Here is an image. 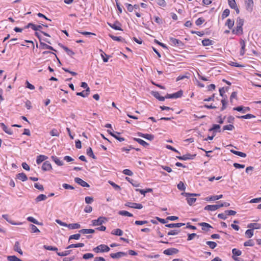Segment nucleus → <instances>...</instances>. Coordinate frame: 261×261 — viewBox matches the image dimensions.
I'll list each match as a JSON object with an SVG mask.
<instances>
[{
	"label": "nucleus",
	"mask_w": 261,
	"mask_h": 261,
	"mask_svg": "<svg viewBox=\"0 0 261 261\" xmlns=\"http://www.w3.org/2000/svg\"><path fill=\"white\" fill-rule=\"evenodd\" d=\"M181 194L187 197L186 199L187 202L190 205H192L196 201V198L193 197L199 195V194H198L189 193H182Z\"/></svg>",
	"instance_id": "2"
},
{
	"label": "nucleus",
	"mask_w": 261,
	"mask_h": 261,
	"mask_svg": "<svg viewBox=\"0 0 261 261\" xmlns=\"http://www.w3.org/2000/svg\"><path fill=\"white\" fill-rule=\"evenodd\" d=\"M60 132L56 128H53L50 132V134L51 136L59 137L60 136Z\"/></svg>",
	"instance_id": "39"
},
{
	"label": "nucleus",
	"mask_w": 261,
	"mask_h": 261,
	"mask_svg": "<svg viewBox=\"0 0 261 261\" xmlns=\"http://www.w3.org/2000/svg\"><path fill=\"white\" fill-rule=\"evenodd\" d=\"M138 135L139 137H141L143 138L151 141L154 139V136L151 134H143L142 133H138Z\"/></svg>",
	"instance_id": "15"
},
{
	"label": "nucleus",
	"mask_w": 261,
	"mask_h": 261,
	"mask_svg": "<svg viewBox=\"0 0 261 261\" xmlns=\"http://www.w3.org/2000/svg\"><path fill=\"white\" fill-rule=\"evenodd\" d=\"M206 244L212 249H214L217 246V243L213 241H207Z\"/></svg>",
	"instance_id": "56"
},
{
	"label": "nucleus",
	"mask_w": 261,
	"mask_h": 261,
	"mask_svg": "<svg viewBox=\"0 0 261 261\" xmlns=\"http://www.w3.org/2000/svg\"><path fill=\"white\" fill-rule=\"evenodd\" d=\"M225 25H227L229 29H231L234 25V21L230 19H228L225 23Z\"/></svg>",
	"instance_id": "46"
},
{
	"label": "nucleus",
	"mask_w": 261,
	"mask_h": 261,
	"mask_svg": "<svg viewBox=\"0 0 261 261\" xmlns=\"http://www.w3.org/2000/svg\"><path fill=\"white\" fill-rule=\"evenodd\" d=\"M247 227L252 229L253 230L254 229H258L261 228V224L256 223H251L248 224Z\"/></svg>",
	"instance_id": "18"
},
{
	"label": "nucleus",
	"mask_w": 261,
	"mask_h": 261,
	"mask_svg": "<svg viewBox=\"0 0 261 261\" xmlns=\"http://www.w3.org/2000/svg\"><path fill=\"white\" fill-rule=\"evenodd\" d=\"M47 198V197L44 194H40L36 198V202H38L41 201L45 200Z\"/></svg>",
	"instance_id": "41"
},
{
	"label": "nucleus",
	"mask_w": 261,
	"mask_h": 261,
	"mask_svg": "<svg viewBox=\"0 0 261 261\" xmlns=\"http://www.w3.org/2000/svg\"><path fill=\"white\" fill-rule=\"evenodd\" d=\"M123 231L119 228L114 229L111 232L112 234L118 236H121L123 234Z\"/></svg>",
	"instance_id": "30"
},
{
	"label": "nucleus",
	"mask_w": 261,
	"mask_h": 261,
	"mask_svg": "<svg viewBox=\"0 0 261 261\" xmlns=\"http://www.w3.org/2000/svg\"><path fill=\"white\" fill-rule=\"evenodd\" d=\"M228 4L230 8L234 9L237 14H239L240 10L236 0H228Z\"/></svg>",
	"instance_id": "6"
},
{
	"label": "nucleus",
	"mask_w": 261,
	"mask_h": 261,
	"mask_svg": "<svg viewBox=\"0 0 261 261\" xmlns=\"http://www.w3.org/2000/svg\"><path fill=\"white\" fill-rule=\"evenodd\" d=\"M68 228L70 229H79L81 228V225L79 223H71L68 225Z\"/></svg>",
	"instance_id": "33"
},
{
	"label": "nucleus",
	"mask_w": 261,
	"mask_h": 261,
	"mask_svg": "<svg viewBox=\"0 0 261 261\" xmlns=\"http://www.w3.org/2000/svg\"><path fill=\"white\" fill-rule=\"evenodd\" d=\"M71 250H65L62 252H57V254L60 256H64L70 254Z\"/></svg>",
	"instance_id": "52"
},
{
	"label": "nucleus",
	"mask_w": 261,
	"mask_h": 261,
	"mask_svg": "<svg viewBox=\"0 0 261 261\" xmlns=\"http://www.w3.org/2000/svg\"><path fill=\"white\" fill-rule=\"evenodd\" d=\"M2 217L5 219L9 223L13 225H21L22 224L21 222L19 223H15L13 221L9 219V217L8 215H3Z\"/></svg>",
	"instance_id": "38"
},
{
	"label": "nucleus",
	"mask_w": 261,
	"mask_h": 261,
	"mask_svg": "<svg viewBox=\"0 0 261 261\" xmlns=\"http://www.w3.org/2000/svg\"><path fill=\"white\" fill-rule=\"evenodd\" d=\"M177 188L181 191H185L186 187L183 182L180 181L177 185Z\"/></svg>",
	"instance_id": "57"
},
{
	"label": "nucleus",
	"mask_w": 261,
	"mask_h": 261,
	"mask_svg": "<svg viewBox=\"0 0 261 261\" xmlns=\"http://www.w3.org/2000/svg\"><path fill=\"white\" fill-rule=\"evenodd\" d=\"M234 128V127L232 124H228V125H224L223 127V130H232Z\"/></svg>",
	"instance_id": "55"
},
{
	"label": "nucleus",
	"mask_w": 261,
	"mask_h": 261,
	"mask_svg": "<svg viewBox=\"0 0 261 261\" xmlns=\"http://www.w3.org/2000/svg\"><path fill=\"white\" fill-rule=\"evenodd\" d=\"M237 118L240 119H251L255 118V116L251 114H247L245 115L237 116Z\"/></svg>",
	"instance_id": "43"
},
{
	"label": "nucleus",
	"mask_w": 261,
	"mask_h": 261,
	"mask_svg": "<svg viewBox=\"0 0 261 261\" xmlns=\"http://www.w3.org/2000/svg\"><path fill=\"white\" fill-rule=\"evenodd\" d=\"M178 252V250L174 248H169L167 249H166L164 251V254L167 255H171L173 254H176Z\"/></svg>",
	"instance_id": "10"
},
{
	"label": "nucleus",
	"mask_w": 261,
	"mask_h": 261,
	"mask_svg": "<svg viewBox=\"0 0 261 261\" xmlns=\"http://www.w3.org/2000/svg\"><path fill=\"white\" fill-rule=\"evenodd\" d=\"M51 159L55 162V163L58 166H62L63 163L60 160L59 158L56 156H52Z\"/></svg>",
	"instance_id": "31"
},
{
	"label": "nucleus",
	"mask_w": 261,
	"mask_h": 261,
	"mask_svg": "<svg viewBox=\"0 0 261 261\" xmlns=\"http://www.w3.org/2000/svg\"><path fill=\"white\" fill-rule=\"evenodd\" d=\"M109 25L113 29L116 30H122V29L121 28V25L119 22H116L113 24H110L109 23Z\"/></svg>",
	"instance_id": "27"
},
{
	"label": "nucleus",
	"mask_w": 261,
	"mask_h": 261,
	"mask_svg": "<svg viewBox=\"0 0 261 261\" xmlns=\"http://www.w3.org/2000/svg\"><path fill=\"white\" fill-rule=\"evenodd\" d=\"M245 235L247 238H251L253 236V230L251 228L247 229L245 232Z\"/></svg>",
	"instance_id": "48"
},
{
	"label": "nucleus",
	"mask_w": 261,
	"mask_h": 261,
	"mask_svg": "<svg viewBox=\"0 0 261 261\" xmlns=\"http://www.w3.org/2000/svg\"><path fill=\"white\" fill-rule=\"evenodd\" d=\"M185 225V223H170L168 224H166L165 225L166 227L169 228H174V227H180Z\"/></svg>",
	"instance_id": "23"
},
{
	"label": "nucleus",
	"mask_w": 261,
	"mask_h": 261,
	"mask_svg": "<svg viewBox=\"0 0 261 261\" xmlns=\"http://www.w3.org/2000/svg\"><path fill=\"white\" fill-rule=\"evenodd\" d=\"M44 248L47 250H51V251H58V248L56 247H53L51 246H47V245H44L43 246Z\"/></svg>",
	"instance_id": "54"
},
{
	"label": "nucleus",
	"mask_w": 261,
	"mask_h": 261,
	"mask_svg": "<svg viewBox=\"0 0 261 261\" xmlns=\"http://www.w3.org/2000/svg\"><path fill=\"white\" fill-rule=\"evenodd\" d=\"M204 22V19L203 18H198L196 21H195V24L197 25H200L201 24H202L203 22Z\"/></svg>",
	"instance_id": "64"
},
{
	"label": "nucleus",
	"mask_w": 261,
	"mask_h": 261,
	"mask_svg": "<svg viewBox=\"0 0 261 261\" xmlns=\"http://www.w3.org/2000/svg\"><path fill=\"white\" fill-rule=\"evenodd\" d=\"M231 152L232 153H233V154H236V155H237L238 156H240L241 157H242V158H245L246 156V154L244 153V152H241V151H236V150H231Z\"/></svg>",
	"instance_id": "42"
},
{
	"label": "nucleus",
	"mask_w": 261,
	"mask_h": 261,
	"mask_svg": "<svg viewBox=\"0 0 261 261\" xmlns=\"http://www.w3.org/2000/svg\"><path fill=\"white\" fill-rule=\"evenodd\" d=\"M125 179L129 182L134 187H138L140 186V184L137 182L136 181L134 180L133 179L130 178L129 177H126Z\"/></svg>",
	"instance_id": "34"
},
{
	"label": "nucleus",
	"mask_w": 261,
	"mask_h": 261,
	"mask_svg": "<svg viewBox=\"0 0 261 261\" xmlns=\"http://www.w3.org/2000/svg\"><path fill=\"white\" fill-rule=\"evenodd\" d=\"M229 13H230V11L228 9H225L222 14V19H224L226 17H227L229 15Z\"/></svg>",
	"instance_id": "53"
},
{
	"label": "nucleus",
	"mask_w": 261,
	"mask_h": 261,
	"mask_svg": "<svg viewBox=\"0 0 261 261\" xmlns=\"http://www.w3.org/2000/svg\"><path fill=\"white\" fill-rule=\"evenodd\" d=\"M47 159V156L44 155H39L37 156L36 162L38 164H40L43 161H45Z\"/></svg>",
	"instance_id": "35"
},
{
	"label": "nucleus",
	"mask_w": 261,
	"mask_h": 261,
	"mask_svg": "<svg viewBox=\"0 0 261 261\" xmlns=\"http://www.w3.org/2000/svg\"><path fill=\"white\" fill-rule=\"evenodd\" d=\"M94 232L95 230L92 229H83L79 231V232L83 234L93 233Z\"/></svg>",
	"instance_id": "36"
},
{
	"label": "nucleus",
	"mask_w": 261,
	"mask_h": 261,
	"mask_svg": "<svg viewBox=\"0 0 261 261\" xmlns=\"http://www.w3.org/2000/svg\"><path fill=\"white\" fill-rule=\"evenodd\" d=\"M14 250L18 252L20 254L22 255L23 252L20 248L19 243L18 241L16 242L15 243Z\"/></svg>",
	"instance_id": "24"
},
{
	"label": "nucleus",
	"mask_w": 261,
	"mask_h": 261,
	"mask_svg": "<svg viewBox=\"0 0 261 261\" xmlns=\"http://www.w3.org/2000/svg\"><path fill=\"white\" fill-rule=\"evenodd\" d=\"M237 27L235 29L232 30V33L237 35H241L243 33V25L244 24V20L240 18H238L236 21Z\"/></svg>",
	"instance_id": "1"
},
{
	"label": "nucleus",
	"mask_w": 261,
	"mask_h": 261,
	"mask_svg": "<svg viewBox=\"0 0 261 261\" xmlns=\"http://www.w3.org/2000/svg\"><path fill=\"white\" fill-rule=\"evenodd\" d=\"M89 94V92H85L84 91H83L82 92H77L76 93V95L81 96L83 97H85L88 96Z\"/></svg>",
	"instance_id": "60"
},
{
	"label": "nucleus",
	"mask_w": 261,
	"mask_h": 261,
	"mask_svg": "<svg viewBox=\"0 0 261 261\" xmlns=\"http://www.w3.org/2000/svg\"><path fill=\"white\" fill-rule=\"evenodd\" d=\"M75 181L83 187H89V185L79 177H76L74 179Z\"/></svg>",
	"instance_id": "13"
},
{
	"label": "nucleus",
	"mask_w": 261,
	"mask_h": 261,
	"mask_svg": "<svg viewBox=\"0 0 261 261\" xmlns=\"http://www.w3.org/2000/svg\"><path fill=\"white\" fill-rule=\"evenodd\" d=\"M223 197V195L221 194L219 195H214L210 197H207L205 198V200L208 201H216L219 200Z\"/></svg>",
	"instance_id": "17"
},
{
	"label": "nucleus",
	"mask_w": 261,
	"mask_h": 261,
	"mask_svg": "<svg viewBox=\"0 0 261 261\" xmlns=\"http://www.w3.org/2000/svg\"><path fill=\"white\" fill-rule=\"evenodd\" d=\"M158 5L162 7H165L167 5L166 2L165 0H157Z\"/></svg>",
	"instance_id": "62"
},
{
	"label": "nucleus",
	"mask_w": 261,
	"mask_h": 261,
	"mask_svg": "<svg viewBox=\"0 0 261 261\" xmlns=\"http://www.w3.org/2000/svg\"><path fill=\"white\" fill-rule=\"evenodd\" d=\"M110 250V247L105 244L99 245L93 249V250L97 253L108 252Z\"/></svg>",
	"instance_id": "3"
},
{
	"label": "nucleus",
	"mask_w": 261,
	"mask_h": 261,
	"mask_svg": "<svg viewBox=\"0 0 261 261\" xmlns=\"http://www.w3.org/2000/svg\"><path fill=\"white\" fill-rule=\"evenodd\" d=\"M17 178L22 181H26L28 179L26 174L23 172L18 173L17 175Z\"/></svg>",
	"instance_id": "26"
},
{
	"label": "nucleus",
	"mask_w": 261,
	"mask_h": 261,
	"mask_svg": "<svg viewBox=\"0 0 261 261\" xmlns=\"http://www.w3.org/2000/svg\"><path fill=\"white\" fill-rule=\"evenodd\" d=\"M94 256L93 254L91 253H88L84 254L83 256V258L85 259H88L89 258H93Z\"/></svg>",
	"instance_id": "61"
},
{
	"label": "nucleus",
	"mask_w": 261,
	"mask_h": 261,
	"mask_svg": "<svg viewBox=\"0 0 261 261\" xmlns=\"http://www.w3.org/2000/svg\"><path fill=\"white\" fill-rule=\"evenodd\" d=\"M213 41L209 39H204L202 41V44L203 46H210L212 45Z\"/></svg>",
	"instance_id": "44"
},
{
	"label": "nucleus",
	"mask_w": 261,
	"mask_h": 261,
	"mask_svg": "<svg viewBox=\"0 0 261 261\" xmlns=\"http://www.w3.org/2000/svg\"><path fill=\"white\" fill-rule=\"evenodd\" d=\"M120 133L118 132H115V135H113V137L115 138L116 139L118 140L120 142H122L124 141L125 139L123 137H120L119 135H120Z\"/></svg>",
	"instance_id": "51"
},
{
	"label": "nucleus",
	"mask_w": 261,
	"mask_h": 261,
	"mask_svg": "<svg viewBox=\"0 0 261 261\" xmlns=\"http://www.w3.org/2000/svg\"><path fill=\"white\" fill-rule=\"evenodd\" d=\"M31 228L32 232L35 233L40 232V230L38 229V228L33 224H31Z\"/></svg>",
	"instance_id": "63"
},
{
	"label": "nucleus",
	"mask_w": 261,
	"mask_h": 261,
	"mask_svg": "<svg viewBox=\"0 0 261 261\" xmlns=\"http://www.w3.org/2000/svg\"><path fill=\"white\" fill-rule=\"evenodd\" d=\"M29 28H32L34 31H40L42 28V26L41 25H36L32 23H29L25 27V28L28 29Z\"/></svg>",
	"instance_id": "11"
},
{
	"label": "nucleus",
	"mask_w": 261,
	"mask_h": 261,
	"mask_svg": "<svg viewBox=\"0 0 261 261\" xmlns=\"http://www.w3.org/2000/svg\"><path fill=\"white\" fill-rule=\"evenodd\" d=\"M244 3L246 10L250 12H252L254 7L253 0H245Z\"/></svg>",
	"instance_id": "4"
},
{
	"label": "nucleus",
	"mask_w": 261,
	"mask_h": 261,
	"mask_svg": "<svg viewBox=\"0 0 261 261\" xmlns=\"http://www.w3.org/2000/svg\"><path fill=\"white\" fill-rule=\"evenodd\" d=\"M202 226V229L203 230H208V228H212V227L208 224L205 222H202L199 224Z\"/></svg>",
	"instance_id": "40"
},
{
	"label": "nucleus",
	"mask_w": 261,
	"mask_h": 261,
	"mask_svg": "<svg viewBox=\"0 0 261 261\" xmlns=\"http://www.w3.org/2000/svg\"><path fill=\"white\" fill-rule=\"evenodd\" d=\"M126 206H128L131 208H134L137 209H141L143 207V205L141 203H134V202H126L125 204Z\"/></svg>",
	"instance_id": "8"
},
{
	"label": "nucleus",
	"mask_w": 261,
	"mask_h": 261,
	"mask_svg": "<svg viewBox=\"0 0 261 261\" xmlns=\"http://www.w3.org/2000/svg\"><path fill=\"white\" fill-rule=\"evenodd\" d=\"M86 153H87V154L90 157H91L92 158L94 159H96V156H95V155L94 154L93 152V151H92V149L91 147H89L87 149V151H86Z\"/></svg>",
	"instance_id": "45"
},
{
	"label": "nucleus",
	"mask_w": 261,
	"mask_h": 261,
	"mask_svg": "<svg viewBox=\"0 0 261 261\" xmlns=\"http://www.w3.org/2000/svg\"><path fill=\"white\" fill-rule=\"evenodd\" d=\"M40 47L42 49H48L51 50L56 51V50L52 46L48 45L45 43L42 42L41 41L40 42Z\"/></svg>",
	"instance_id": "22"
},
{
	"label": "nucleus",
	"mask_w": 261,
	"mask_h": 261,
	"mask_svg": "<svg viewBox=\"0 0 261 261\" xmlns=\"http://www.w3.org/2000/svg\"><path fill=\"white\" fill-rule=\"evenodd\" d=\"M107 221V219L104 217H99L96 220H92L93 226H98L101 225L102 223H105Z\"/></svg>",
	"instance_id": "5"
},
{
	"label": "nucleus",
	"mask_w": 261,
	"mask_h": 261,
	"mask_svg": "<svg viewBox=\"0 0 261 261\" xmlns=\"http://www.w3.org/2000/svg\"><path fill=\"white\" fill-rule=\"evenodd\" d=\"M119 214L121 216L133 217V215L126 211H120L119 212Z\"/></svg>",
	"instance_id": "50"
},
{
	"label": "nucleus",
	"mask_w": 261,
	"mask_h": 261,
	"mask_svg": "<svg viewBox=\"0 0 261 261\" xmlns=\"http://www.w3.org/2000/svg\"><path fill=\"white\" fill-rule=\"evenodd\" d=\"M84 246V244L82 243H79L77 244H73L69 245L66 247L67 249L72 248H77V247H83Z\"/></svg>",
	"instance_id": "32"
},
{
	"label": "nucleus",
	"mask_w": 261,
	"mask_h": 261,
	"mask_svg": "<svg viewBox=\"0 0 261 261\" xmlns=\"http://www.w3.org/2000/svg\"><path fill=\"white\" fill-rule=\"evenodd\" d=\"M232 253L233 254L232 258L235 260H238V258L234 256H240L242 254L241 251L236 248H234L232 250Z\"/></svg>",
	"instance_id": "20"
},
{
	"label": "nucleus",
	"mask_w": 261,
	"mask_h": 261,
	"mask_svg": "<svg viewBox=\"0 0 261 261\" xmlns=\"http://www.w3.org/2000/svg\"><path fill=\"white\" fill-rule=\"evenodd\" d=\"M221 103L222 104V107L221 109V111L224 110L226 108V105L227 103V101L226 99L224 98L221 100Z\"/></svg>",
	"instance_id": "59"
},
{
	"label": "nucleus",
	"mask_w": 261,
	"mask_h": 261,
	"mask_svg": "<svg viewBox=\"0 0 261 261\" xmlns=\"http://www.w3.org/2000/svg\"><path fill=\"white\" fill-rule=\"evenodd\" d=\"M62 48L69 56H72L74 55V53L72 50L69 49L67 47L63 46Z\"/></svg>",
	"instance_id": "49"
},
{
	"label": "nucleus",
	"mask_w": 261,
	"mask_h": 261,
	"mask_svg": "<svg viewBox=\"0 0 261 261\" xmlns=\"http://www.w3.org/2000/svg\"><path fill=\"white\" fill-rule=\"evenodd\" d=\"M196 156L195 154H191L190 153H187L186 154H185L182 156H177V158L180 160H192L193 159L195 156Z\"/></svg>",
	"instance_id": "9"
},
{
	"label": "nucleus",
	"mask_w": 261,
	"mask_h": 261,
	"mask_svg": "<svg viewBox=\"0 0 261 261\" xmlns=\"http://www.w3.org/2000/svg\"><path fill=\"white\" fill-rule=\"evenodd\" d=\"M240 44L241 46L240 54L241 56H243L244 55V54L245 53V51H246V50H245L246 44H245V40H243V39H240Z\"/></svg>",
	"instance_id": "12"
},
{
	"label": "nucleus",
	"mask_w": 261,
	"mask_h": 261,
	"mask_svg": "<svg viewBox=\"0 0 261 261\" xmlns=\"http://www.w3.org/2000/svg\"><path fill=\"white\" fill-rule=\"evenodd\" d=\"M136 191H139L141 194H143L144 195H145V194L147 192H151L152 191V189L151 188H148L146 190H142V189H136Z\"/></svg>",
	"instance_id": "47"
},
{
	"label": "nucleus",
	"mask_w": 261,
	"mask_h": 261,
	"mask_svg": "<svg viewBox=\"0 0 261 261\" xmlns=\"http://www.w3.org/2000/svg\"><path fill=\"white\" fill-rule=\"evenodd\" d=\"M134 140L144 147H146L149 145L148 143L140 138H134Z\"/></svg>",
	"instance_id": "29"
},
{
	"label": "nucleus",
	"mask_w": 261,
	"mask_h": 261,
	"mask_svg": "<svg viewBox=\"0 0 261 261\" xmlns=\"http://www.w3.org/2000/svg\"><path fill=\"white\" fill-rule=\"evenodd\" d=\"M153 95L154 97L158 99L160 101H164L165 99V96L163 97L160 95V94L159 92H153Z\"/></svg>",
	"instance_id": "28"
},
{
	"label": "nucleus",
	"mask_w": 261,
	"mask_h": 261,
	"mask_svg": "<svg viewBox=\"0 0 261 261\" xmlns=\"http://www.w3.org/2000/svg\"><path fill=\"white\" fill-rule=\"evenodd\" d=\"M127 253L124 252H118L115 253L110 254V256L113 258H118L124 256H126Z\"/></svg>",
	"instance_id": "14"
},
{
	"label": "nucleus",
	"mask_w": 261,
	"mask_h": 261,
	"mask_svg": "<svg viewBox=\"0 0 261 261\" xmlns=\"http://www.w3.org/2000/svg\"><path fill=\"white\" fill-rule=\"evenodd\" d=\"M218 206L216 204L215 205H207L204 207V210L209 211H215L218 210Z\"/></svg>",
	"instance_id": "25"
},
{
	"label": "nucleus",
	"mask_w": 261,
	"mask_h": 261,
	"mask_svg": "<svg viewBox=\"0 0 261 261\" xmlns=\"http://www.w3.org/2000/svg\"><path fill=\"white\" fill-rule=\"evenodd\" d=\"M99 51L101 53L100 55L102 58L103 61L105 63L107 62L108 61L109 56L106 54L101 49H100Z\"/></svg>",
	"instance_id": "37"
},
{
	"label": "nucleus",
	"mask_w": 261,
	"mask_h": 261,
	"mask_svg": "<svg viewBox=\"0 0 261 261\" xmlns=\"http://www.w3.org/2000/svg\"><path fill=\"white\" fill-rule=\"evenodd\" d=\"M169 41L170 44L173 46H178L181 43L180 41L173 37H170Z\"/></svg>",
	"instance_id": "21"
},
{
	"label": "nucleus",
	"mask_w": 261,
	"mask_h": 261,
	"mask_svg": "<svg viewBox=\"0 0 261 261\" xmlns=\"http://www.w3.org/2000/svg\"><path fill=\"white\" fill-rule=\"evenodd\" d=\"M0 126L2 127L3 130L9 135H12L13 131L11 129L9 128L4 123H1Z\"/></svg>",
	"instance_id": "19"
},
{
	"label": "nucleus",
	"mask_w": 261,
	"mask_h": 261,
	"mask_svg": "<svg viewBox=\"0 0 261 261\" xmlns=\"http://www.w3.org/2000/svg\"><path fill=\"white\" fill-rule=\"evenodd\" d=\"M42 169L44 171H48L51 169V165L49 161H45L43 163Z\"/></svg>",
	"instance_id": "16"
},
{
	"label": "nucleus",
	"mask_w": 261,
	"mask_h": 261,
	"mask_svg": "<svg viewBox=\"0 0 261 261\" xmlns=\"http://www.w3.org/2000/svg\"><path fill=\"white\" fill-rule=\"evenodd\" d=\"M182 91L180 90L173 94H168L165 96V98H177L182 95Z\"/></svg>",
	"instance_id": "7"
},
{
	"label": "nucleus",
	"mask_w": 261,
	"mask_h": 261,
	"mask_svg": "<svg viewBox=\"0 0 261 261\" xmlns=\"http://www.w3.org/2000/svg\"><path fill=\"white\" fill-rule=\"evenodd\" d=\"M81 235L79 233H76L74 234L71 235L69 238V241L72 239L75 240H79L80 238Z\"/></svg>",
	"instance_id": "58"
}]
</instances>
